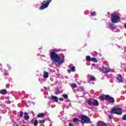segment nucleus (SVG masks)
Masks as SVG:
<instances>
[{"mask_svg":"<svg viewBox=\"0 0 126 126\" xmlns=\"http://www.w3.org/2000/svg\"><path fill=\"white\" fill-rule=\"evenodd\" d=\"M50 57L51 61H53V63H57L58 64H61V63H64V59L61 60V57H60L59 55L55 51L50 52Z\"/></svg>","mask_w":126,"mask_h":126,"instance_id":"f257e3e1","label":"nucleus"},{"mask_svg":"<svg viewBox=\"0 0 126 126\" xmlns=\"http://www.w3.org/2000/svg\"><path fill=\"white\" fill-rule=\"evenodd\" d=\"M79 118L81 119V122L82 124H92L90 118L86 115L82 114L79 116Z\"/></svg>","mask_w":126,"mask_h":126,"instance_id":"f03ea898","label":"nucleus"},{"mask_svg":"<svg viewBox=\"0 0 126 126\" xmlns=\"http://www.w3.org/2000/svg\"><path fill=\"white\" fill-rule=\"evenodd\" d=\"M51 2H52V0H44L43 2L42 3L41 6L39 7V9L40 10H43V9H45V8H47V7L49 6Z\"/></svg>","mask_w":126,"mask_h":126,"instance_id":"7ed1b4c3","label":"nucleus"},{"mask_svg":"<svg viewBox=\"0 0 126 126\" xmlns=\"http://www.w3.org/2000/svg\"><path fill=\"white\" fill-rule=\"evenodd\" d=\"M111 114H116V115H119V116H122V114H123V110L121 108L117 107V108H113L111 109L110 111Z\"/></svg>","mask_w":126,"mask_h":126,"instance_id":"20e7f679","label":"nucleus"},{"mask_svg":"<svg viewBox=\"0 0 126 126\" xmlns=\"http://www.w3.org/2000/svg\"><path fill=\"white\" fill-rule=\"evenodd\" d=\"M111 17V22L112 23H118L119 22V19H121L120 16L115 14H112Z\"/></svg>","mask_w":126,"mask_h":126,"instance_id":"39448f33","label":"nucleus"},{"mask_svg":"<svg viewBox=\"0 0 126 126\" xmlns=\"http://www.w3.org/2000/svg\"><path fill=\"white\" fill-rule=\"evenodd\" d=\"M105 99L108 100L109 103H115V99L109 95H105Z\"/></svg>","mask_w":126,"mask_h":126,"instance_id":"423d86ee","label":"nucleus"},{"mask_svg":"<svg viewBox=\"0 0 126 126\" xmlns=\"http://www.w3.org/2000/svg\"><path fill=\"white\" fill-rule=\"evenodd\" d=\"M116 79H117V80L118 81L119 83H121L123 82V78L122 77V75H121V74H119V75H117Z\"/></svg>","mask_w":126,"mask_h":126,"instance_id":"0eeeda50","label":"nucleus"},{"mask_svg":"<svg viewBox=\"0 0 126 126\" xmlns=\"http://www.w3.org/2000/svg\"><path fill=\"white\" fill-rule=\"evenodd\" d=\"M7 93V91L5 89H3L0 90V94H2V95H5Z\"/></svg>","mask_w":126,"mask_h":126,"instance_id":"6e6552de","label":"nucleus"},{"mask_svg":"<svg viewBox=\"0 0 126 126\" xmlns=\"http://www.w3.org/2000/svg\"><path fill=\"white\" fill-rule=\"evenodd\" d=\"M24 118L26 121H28V120H29V115H28V113L27 112L24 113Z\"/></svg>","mask_w":126,"mask_h":126,"instance_id":"1a4fd4ad","label":"nucleus"},{"mask_svg":"<svg viewBox=\"0 0 126 126\" xmlns=\"http://www.w3.org/2000/svg\"><path fill=\"white\" fill-rule=\"evenodd\" d=\"M51 98L52 100H54V101H55V102H59V99L58 98V97L55 95H52Z\"/></svg>","mask_w":126,"mask_h":126,"instance_id":"9d476101","label":"nucleus"},{"mask_svg":"<svg viewBox=\"0 0 126 126\" xmlns=\"http://www.w3.org/2000/svg\"><path fill=\"white\" fill-rule=\"evenodd\" d=\"M93 105L94 106H99V102H98V100L94 99L93 102Z\"/></svg>","mask_w":126,"mask_h":126,"instance_id":"9b49d317","label":"nucleus"},{"mask_svg":"<svg viewBox=\"0 0 126 126\" xmlns=\"http://www.w3.org/2000/svg\"><path fill=\"white\" fill-rule=\"evenodd\" d=\"M96 80V78H95V76L93 75H91L90 77V81H95Z\"/></svg>","mask_w":126,"mask_h":126,"instance_id":"f8f14e48","label":"nucleus"},{"mask_svg":"<svg viewBox=\"0 0 126 126\" xmlns=\"http://www.w3.org/2000/svg\"><path fill=\"white\" fill-rule=\"evenodd\" d=\"M43 76L45 78H48V77H49V73H48V72L44 71Z\"/></svg>","mask_w":126,"mask_h":126,"instance_id":"ddd939ff","label":"nucleus"},{"mask_svg":"<svg viewBox=\"0 0 126 126\" xmlns=\"http://www.w3.org/2000/svg\"><path fill=\"white\" fill-rule=\"evenodd\" d=\"M73 122H74V123H79L81 122V120L80 121V120L78 119L77 118H75L73 119Z\"/></svg>","mask_w":126,"mask_h":126,"instance_id":"4468645a","label":"nucleus"},{"mask_svg":"<svg viewBox=\"0 0 126 126\" xmlns=\"http://www.w3.org/2000/svg\"><path fill=\"white\" fill-rule=\"evenodd\" d=\"M87 103L89 106H92L93 102L90 99L87 100Z\"/></svg>","mask_w":126,"mask_h":126,"instance_id":"2eb2a0df","label":"nucleus"},{"mask_svg":"<svg viewBox=\"0 0 126 126\" xmlns=\"http://www.w3.org/2000/svg\"><path fill=\"white\" fill-rule=\"evenodd\" d=\"M45 113H39L37 115V117L38 118H42L43 117H45Z\"/></svg>","mask_w":126,"mask_h":126,"instance_id":"dca6fc26","label":"nucleus"},{"mask_svg":"<svg viewBox=\"0 0 126 126\" xmlns=\"http://www.w3.org/2000/svg\"><path fill=\"white\" fill-rule=\"evenodd\" d=\"M86 60L87 62H91V57L90 56H87L86 57Z\"/></svg>","mask_w":126,"mask_h":126,"instance_id":"f3484780","label":"nucleus"},{"mask_svg":"<svg viewBox=\"0 0 126 126\" xmlns=\"http://www.w3.org/2000/svg\"><path fill=\"white\" fill-rule=\"evenodd\" d=\"M91 62H94V63H97L98 60H97V59H96L95 58H92Z\"/></svg>","mask_w":126,"mask_h":126,"instance_id":"a211bd4d","label":"nucleus"},{"mask_svg":"<svg viewBox=\"0 0 126 126\" xmlns=\"http://www.w3.org/2000/svg\"><path fill=\"white\" fill-rule=\"evenodd\" d=\"M70 86L71 87V88H76V87H77V85H76V84H72L70 85Z\"/></svg>","mask_w":126,"mask_h":126,"instance_id":"6ab92c4d","label":"nucleus"},{"mask_svg":"<svg viewBox=\"0 0 126 126\" xmlns=\"http://www.w3.org/2000/svg\"><path fill=\"white\" fill-rule=\"evenodd\" d=\"M62 96L63 98H64V99H67V98H68V95L65 94H63Z\"/></svg>","mask_w":126,"mask_h":126,"instance_id":"aec40b11","label":"nucleus"},{"mask_svg":"<svg viewBox=\"0 0 126 126\" xmlns=\"http://www.w3.org/2000/svg\"><path fill=\"white\" fill-rule=\"evenodd\" d=\"M109 28L111 29H116V26H114L113 24L110 25Z\"/></svg>","mask_w":126,"mask_h":126,"instance_id":"412c9836","label":"nucleus"},{"mask_svg":"<svg viewBox=\"0 0 126 126\" xmlns=\"http://www.w3.org/2000/svg\"><path fill=\"white\" fill-rule=\"evenodd\" d=\"M103 71L104 73H108V72H110V71H109L107 68L103 69Z\"/></svg>","mask_w":126,"mask_h":126,"instance_id":"4be33fe9","label":"nucleus"},{"mask_svg":"<svg viewBox=\"0 0 126 126\" xmlns=\"http://www.w3.org/2000/svg\"><path fill=\"white\" fill-rule=\"evenodd\" d=\"M90 14H91V16H95L96 12H95V11L91 12H90Z\"/></svg>","mask_w":126,"mask_h":126,"instance_id":"5701e85b","label":"nucleus"},{"mask_svg":"<svg viewBox=\"0 0 126 126\" xmlns=\"http://www.w3.org/2000/svg\"><path fill=\"white\" fill-rule=\"evenodd\" d=\"M45 122H46V119H43L39 121V124H44Z\"/></svg>","mask_w":126,"mask_h":126,"instance_id":"b1692460","label":"nucleus"},{"mask_svg":"<svg viewBox=\"0 0 126 126\" xmlns=\"http://www.w3.org/2000/svg\"><path fill=\"white\" fill-rule=\"evenodd\" d=\"M106 98V96H105V97H104V96L103 95H101L100 97H99V99L101 100V101H104V100H105V98Z\"/></svg>","mask_w":126,"mask_h":126,"instance_id":"393cba45","label":"nucleus"},{"mask_svg":"<svg viewBox=\"0 0 126 126\" xmlns=\"http://www.w3.org/2000/svg\"><path fill=\"white\" fill-rule=\"evenodd\" d=\"M55 93L56 95H59V94H61V92H60V90H59V89H57V91Z\"/></svg>","mask_w":126,"mask_h":126,"instance_id":"a878e982","label":"nucleus"},{"mask_svg":"<svg viewBox=\"0 0 126 126\" xmlns=\"http://www.w3.org/2000/svg\"><path fill=\"white\" fill-rule=\"evenodd\" d=\"M71 70L73 72H74V71H75V66H72L71 68Z\"/></svg>","mask_w":126,"mask_h":126,"instance_id":"bb28decb","label":"nucleus"},{"mask_svg":"<svg viewBox=\"0 0 126 126\" xmlns=\"http://www.w3.org/2000/svg\"><path fill=\"white\" fill-rule=\"evenodd\" d=\"M23 117V112L20 111V118H22Z\"/></svg>","mask_w":126,"mask_h":126,"instance_id":"cd10ccee","label":"nucleus"},{"mask_svg":"<svg viewBox=\"0 0 126 126\" xmlns=\"http://www.w3.org/2000/svg\"><path fill=\"white\" fill-rule=\"evenodd\" d=\"M33 125L34 126H37V125H38V120H35L33 123Z\"/></svg>","mask_w":126,"mask_h":126,"instance_id":"c85d7f7f","label":"nucleus"},{"mask_svg":"<svg viewBox=\"0 0 126 126\" xmlns=\"http://www.w3.org/2000/svg\"><path fill=\"white\" fill-rule=\"evenodd\" d=\"M123 121H126V114L123 117Z\"/></svg>","mask_w":126,"mask_h":126,"instance_id":"c756f323","label":"nucleus"},{"mask_svg":"<svg viewBox=\"0 0 126 126\" xmlns=\"http://www.w3.org/2000/svg\"><path fill=\"white\" fill-rule=\"evenodd\" d=\"M94 54L95 56H98V53L96 51H94Z\"/></svg>","mask_w":126,"mask_h":126,"instance_id":"7c9ffc66","label":"nucleus"},{"mask_svg":"<svg viewBox=\"0 0 126 126\" xmlns=\"http://www.w3.org/2000/svg\"><path fill=\"white\" fill-rule=\"evenodd\" d=\"M109 119H110V120L113 119V117L111 115H108Z\"/></svg>","mask_w":126,"mask_h":126,"instance_id":"2f4dec72","label":"nucleus"},{"mask_svg":"<svg viewBox=\"0 0 126 126\" xmlns=\"http://www.w3.org/2000/svg\"><path fill=\"white\" fill-rule=\"evenodd\" d=\"M59 100L62 102H63V97L59 98Z\"/></svg>","mask_w":126,"mask_h":126,"instance_id":"473e14b6","label":"nucleus"},{"mask_svg":"<svg viewBox=\"0 0 126 126\" xmlns=\"http://www.w3.org/2000/svg\"><path fill=\"white\" fill-rule=\"evenodd\" d=\"M69 126H74V125L72 124V123H69Z\"/></svg>","mask_w":126,"mask_h":126,"instance_id":"72a5a7b5","label":"nucleus"},{"mask_svg":"<svg viewBox=\"0 0 126 126\" xmlns=\"http://www.w3.org/2000/svg\"><path fill=\"white\" fill-rule=\"evenodd\" d=\"M67 71L69 73H70V72H71V70H69V69H67Z\"/></svg>","mask_w":126,"mask_h":126,"instance_id":"f704fd0d","label":"nucleus"},{"mask_svg":"<svg viewBox=\"0 0 126 126\" xmlns=\"http://www.w3.org/2000/svg\"><path fill=\"white\" fill-rule=\"evenodd\" d=\"M14 126H18V124H17V123H15L14 124Z\"/></svg>","mask_w":126,"mask_h":126,"instance_id":"c9c22d12","label":"nucleus"},{"mask_svg":"<svg viewBox=\"0 0 126 126\" xmlns=\"http://www.w3.org/2000/svg\"><path fill=\"white\" fill-rule=\"evenodd\" d=\"M124 27H125V28H126V23L125 24V25H124Z\"/></svg>","mask_w":126,"mask_h":126,"instance_id":"e433bc0d","label":"nucleus"},{"mask_svg":"<svg viewBox=\"0 0 126 126\" xmlns=\"http://www.w3.org/2000/svg\"><path fill=\"white\" fill-rule=\"evenodd\" d=\"M32 123L33 124V119L32 120Z\"/></svg>","mask_w":126,"mask_h":126,"instance_id":"4c0bfd02","label":"nucleus"},{"mask_svg":"<svg viewBox=\"0 0 126 126\" xmlns=\"http://www.w3.org/2000/svg\"><path fill=\"white\" fill-rule=\"evenodd\" d=\"M49 126H51V125H50Z\"/></svg>","mask_w":126,"mask_h":126,"instance_id":"58836bf2","label":"nucleus"}]
</instances>
